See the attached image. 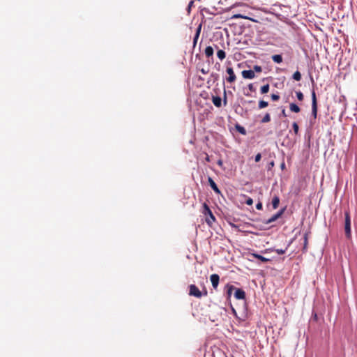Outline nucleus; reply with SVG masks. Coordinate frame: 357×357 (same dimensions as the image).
<instances>
[{"label":"nucleus","mask_w":357,"mask_h":357,"mask_svg":"<svg viewBox=\"0 0 357 357\" xmlns=\"http://www.w3.org/2000/svg\"><path fill=\"white\" fill-rule=\"evenodd\" d=\"M202 213L205 215V221L211 227L215 221V218L206 203L202 204Z\"/></svg>","instance_id":"f257e3e1"},{"label":"nucleus","mask_w":357,"mask_h":357,"mask_svg":"<svg viewBox=\"0 0 357 357\" xmlns=\"http://www.w3.org/2000/svg\"><path fill=\"white\" fill-rule=\"evenodd\" d=\"M344 232L347 239L351 238V217L349 211H344Z\"/></svg>","instance_id":"f03ea898"},{"label":"nucleus","mask_w":357,"mask_h":357,"mask_svg":"<svg viewBox=\"0 0 357 357\" xmlns=\"http://www.w3.org/2000/svg\"><path fill=\"white\" fill-rule=\"evenodd\" d=\"M317 99L314 90L312 91V112L311 116L313 119H316L317 116Z\"/></svg>","instance_id":"7ed1b4c3"},{"label":"nucleus","mask_w":357,"mask_h":357,"mask_svg":"<svg viewBox=\"0 0 357 357\" xmlns=\"http://www.w3.org/2000/svg\"><path fill=\"white\" fill-rule=\"evenodd\" d=\"M231 107L234 112L242 117H244L248 114V109L241 107L239 102H234Z\"/></svg>","instance_id":"20e7f679"},{"label":"nucleus","mask_w":357,"mask_h":357,"mask_svg":"<svg viewBox=\"0 0 357 357\" xmlns=\"http://www.w3.org/2000/svg\"><path fill=\"white\" fill-rule=\"evenodd\" d=\"M236 287L227 283L224 288V294L226 296L227 301H230L231 296L232 295L233 291L235 290Z\"/></svg>","instance_id":"39448f33"},{"label":"nucleus","mask_w":357,"mask_h":357,"mask_svg":"<svg viewBox=\"0 0 357 357\" xmlns=\"http://www.w3.org/2000/svg\"><path fill=\"white\" fill-rule=\"evenodd\" d=\"M226 72L229 75V77L226 78V80L229 83L235 82L236 79V75L234 74L233 68L231 67H227L226 69Z\"/></svg>","instance_id":"423d86ee"},{"label":"nucleus","mask_w":357,"mask_h":357,"mask_svg":"<svg viewBox=\"0 0 357 357\" xmlns=\"http://www.w3.org/2000/svg\"><path fill=\"white\" fill-rule=\"evenodd\" d=\"M210 280H211L213 288L215 290H217L218 284L220 282V276L216 273L212 274L210 277Z\"/></svg>","instance_id":"0eeeda50"},{"label":"nucleus","mask_w":357,"mask_h":357,"mask_svg":"<svg viewBox=\"0 0 357 357\" xmlns=\"http://www.w3.org/2000/svg\"><path fill=\"white\" fill-rule=\"evenodd\" d=\"M234 297L237 300H245V292L243 289L240 288H236L234 290Z\"/></svg>","instance_id":"6e6552de"},{"label":"nucleus","mask_w":357,"mask_h":357,"mask_svg":"<svg viewBox=\"0 0 357 357\" xmlns=\"http://www.w3.org/2000/svg\"><path fill=\"white\" fill-rule=\"evenodd\" d=\"M241 74L244 79H251L255 77V74L252 70H244L242 71Z\"/></svg>","instance_id":"1a4fd4ad"},{"label":"nucleus","mask_w":357,"mask_h":357,"mask_svg":"<svg viewBox=\"0 0 357 357\" xmlns=\"http://www.w3.org/2000/svg\"><path fill=\"white\" fill-rule=\"evenodd\" d=\"M208 183H209V185L211 186V188L213 190V191L219 195L221 193L220 189L218 188L217 184L215 183V181L213 180L212 178H211L210 176H208Z\"/></svg>","instance_id":"9d476101"},{"label":"nucleus","mask_w":357,"mask_h":357,"mask_svg":"<svg viewBox=\"0 0 357 357\" xmlns=\"http://www.w3.org/2000/svg\"><path fill=\"white\" fill-rule=\"evenodd\" d=\"M219 78V75L217 73H212L207 81V87L210 88L211 85L213 84Z\"/></svg>","instance_id":"9b49d317"},{"label":"nucleus","mask_w":357,"mask_h":357,"mask_svg":"<svg viewBox=\"0 0 357 357\" xmlns=\"http://www.w3.org/2000/svg\"><path fill=\"white\" fill-rule=\"evenodd\" d=\"M310 231H306L305 234H304V236H303V239H304V242H303V249H302V251L303 252H306L307 251V245H308V236L310 234Z\"/></svg>","instance_id":"f8f14e48"},{"label":"nucleus","mask_w":357,"mask_h":357,"mask_svg":"<svg viewBox=\"0 0 357 357\" xmlns=\"http://www.w3.org/2000/svg\"><path fill=\"white\" fill-rule=\"evenodd\" d=\"M212 101L215 107H220L222 106V98L220 96H212Z\"/></svg>","instance_id":"ddd939ff"},{"label":"nucleus","mask_w":357,"mask_h":357,"mask_svg":"<svg viewBox=\"0 0 357 357\" xmlns=\"http://www.w3.org/2000/svg\"><path fill=\"white\" fill-rule=\"evenodd\" d=\"M272 206L273 209H276L279 206L280 197L278 195H275L272 199Z\"/></svg>","instance_id":"4468645a"},{"label":"nucleus","mask_w":357,"mask_h":357,"mask_svg":"<svg viewBox=\"0 0 357 357\" xmlns=\"http://www.w3.org/2000/svg\"><path fill=\"white\" fill-rule=\"evenodd\" d=\"M252 256L257 259H259L262 262H268V261H270L271 259H268V258H266L264 257V256L259 255V254H257V253H253L252 254Z\"/></svg>","instance_id":"2eb2a0df"},{"label":"nucleus","mask_w":357,"mask_h":357,"mask_svg":"<svg viewBox=\"0 0 357 357\" xmlns=\"http://www.w3.org/2000/svg\"><path fill=\"white\" fill-rule=\"evenodd\" d=\"M236 130L241 135H245L247 134L245 128L238 123L235 125Z\"/></svg>","instance_id":"dca6fc26"},{"label":"nucleus","mask_w":357,"mask_h":357,"mask_svg":"<svg viewBox=\"0 0 357 357\" xmlns=\"http://www.w3.org/2000/svg\"><path fill=\"white\" fill-rule=\"evenodd\" d=\"M289 109L291 110V112H294V113H298L300 112L301 111V109L300 107H298V105H297L296 103L294 102H291L290 103L289 105Z\"/></svg>","instance_id":"f3484780"},{"label":"nucleus","mask_w":357,"mask_h":357,"mask_svg":"<svg viewBox=\"0 0 357 357\" xmlns=\"http://www.w3.org/2000/svg\"><path fill=\"white\" fill-rule=\"evenodd\" d=\"M280 218V216H278V215L277 213L274 214L272 217H271L270 218H268V220H265L263 221L264 223L268 225V224H270V223H272L273 222H275V220H277L278 218Z\"/></svg>","instance_id":"a211bd4d"},{"label":"nucleus","mask_w":357,"mask_h":357,"mask_svg":"<svg viewBox=\"0 0 357 357\" xmlns=\"http://www.w3.org/2000/svg\"><path fill=\"white\" fill-rule=\"evenodd\" d=\"M271 59L276 63H281L282 62V56L281 54H274L271 56Z\"/></svg>","instance_id":"6ab92c4d"},{"label":"nucleus","mask_w":357,"mask_h":357,"mask_svg":"<svg viewBox=\"0 0 357 357\" xmlns=\"http://www.w3.org/2000/svg\"><path fill=\"white\" fill-rule=\"evenodd\" d=\"M205 54L209 58L213 55V48L211 46H208L205 49Z\"/></svg>","instance_id":"aec40b11"},{"label":"nucleus","mask_w":357,"mask_h":357,"mask_svg":"<svg viewBox=\"0 0 357 357\" xmlns=\"http://www.w3.org/2000/svg\"><path fill=\"white\" fill-rule=\"evenodd\" d=\"M217 56L220 60H223L226 57V53L222 50H218L217 52Z\"/></svg>","instance_id":"412c9836"},{"label":"nucleus","mask_w":357,"mask_h":357,"mask_svg":"<svg viewBox=\"0 0 357 357\" xmlns=\"http://www.w3.org/2000/svg\"><path fill=\"white\" fill-rule=\"evenodd\" d=\"M268 106V102L267 101L261 100L258 102V109H261Z\"/></svg>","instance_id":"4be33fe9"},{"label":"nucleus","mask_w":357,"mask_h":357,"mask_svg":"<svg viewBox=\"0 0 357 357\" xmlns=\"http://www.w3.org/2000/svg\"><path fill=\"white\" fill-rule=\"evenodd\" d=\"M269 89H270L269 84H266L261 87L260 92L261 94L267 93L269 91Z\"/></svg>","instance_id":"5701e85b"},{"label":"nucleus","mask_w":357,"mask_h":357,"mask_svg":"<svg viewBox=\"0 0 357 357\" xmlns=\"http://www.w3.org/2000/svg\"><path fill=\"white\" fill-rule=\"evenodd\" d=\"M271 121V115L269 113H266L264 116L262 118V119L260 121L261 123H266Z\"/></svg>","instance_id":"b1692460"},{"label":"nucleus","mask_w":357,"mask_h":357,"mask_svg":"<svg viewBox=\"0 0 357 357\" xmlns=\"http://www.w3.org/2000/svg\"><path fill=\"white\" fill-rule=\"evenodd\" d=\"M301 77V74L298 70H296L292 75V79L296 81H300Z\"/></svg>","instance_id":"393cba45"},{"label":"nucleus","mask_w":357,"mask_h":357,"mask_svg":"<svg viewBox=\"0 0 357 357\" xmlns=\"http://www.w3.org/2000/svg\"><path fill=\"white\" fill-rule=\"evenodd\" d=\"M292 128H293V130H294V132L296 135H298V132H299V126L298 125V123L296 122H293L292 123Z\"/></svg>","instance_id":"a878e982"},{"label":"nucleus","mask_w":357,"mask_h":357,"mask_svg":"<svg viewBox=\"0 0 357 357\" xmlns=\"http://www.w3.org/2000/svg\"><path fill=\"white\" fill-rule=\"evenodd\" d=\"M296 98H297V99H298L299 101H303V99H304V96H303V93L301 91H296Z\"/></svg>","instance_id":"bb28decb"},{"label":"nucleus","mask_w":357,"mask_h":357,"mask_svg":"<svg viewBox=\"0 0 357 357\" xmlns=\"http://www.w3.org/2000/svg\"><path fill=\"white\" fill-rule=\"evenodd\" d=\"M288 246L289 245H287L284 249H274L273 251H275L278 255H283L286 252Z\"/></svg>","instance_id":"cd10ccee"},{"label":"nucleus","mask_w":357,"mask_h":357,"mask_svg":"<svg viewBox=\"0 0 357 357\" xmlns=\"http://www.w3.org/2000/svg\"><path fill=\"white\" fill-rule=\"evenodd\" d=\"M232 19L241 18V19H250L248 17L241 14H235L231 17Z\"/></svg>","instance_id":"c85d7f7f"},{"label":"nucleus","mask_w":357,"mask_h":357,"mask_svg":"<svg viewBox=\"0 0 357 357\" xmlns=\"http://www.w3.org/2000/svg\"><path fill=\"white\" fill-rule=\"evenodd\" d=\"M254 73H261L262 71V68L260 66L255 65L253 66Z\"/></svg>","instance_id":"c756f323"},{"label":"nucleus","mask_w":357,"mask_h":357,"mask_svg":"<svg viewBox=\"0 0 357 357\" xmlns=\"http://www.w3.org/2000/svg\"><path fill=\"white\" fill-rule=\"evenodd\" d=\"M248 89L252 91V92H255L256 91V88L255 86H254V84L252 83H250L248 85Z\"/></svg>","instance_id":"7c9ffc66"},{"label":"nucleus","mask_w":357,"mask_h":357,"mask_svg":"<svg viewBox=\"0 0 357 357\" xmlns=\"http://www.w3.org/2000/svg\"><path fill=\"white\" fill-rule=\"evenodd\" d=\"M271 99L273 101H277L280 99V96L278 95V93H273L271 94Z\"/></svg>","instance_id":"2f4dec72"},{"label":"nucleus","mask_w":357,"mask_h":357,"mask_svg":"<svg viewBox=\"0 0 357 357\" xmlns=\"http://www.w3.org/2000/svg\"><path fill=\"white\" fill-rule=\"evenodd\" d=\"M222 101L223 102V105L225 106L227 103V93H226L225 90L224 91V96H223V99L222 100Z\"/></svg>","instance_id":"473e14b6"},{"label":"nucleus","mask_w":357,"mask_h":357,"mask_svg":"<svg viewBox=\"0 0 357 357\" xmlns=\"http://www.w3.org/2000/svg\"><path fill=\"white\" fill-rule=\"evenodd\" d=\"M230 307H231V312H232V314H234V316L236 318L238 319V315H237V312H236V311L235 308L232 306V305H231V304H230Z\"/></svg>","instance_id":"72a5a7b5"},{"label":"nucleus","mask_w":357,"mask_h":357,"mask_svg":"<svg viewBox=\"0 0 357 357\" xmlns=\"http://www.w3.org/2000/svg\"><path fill=\"white\" fill-rule=\"evenodd\" d=\"M245 202L247 205L250 206L253 204V199L250 197H248Z\"/></svg>","instance_id":"f704fd0d"},{"label":"nucleus","mask_w":357,"mask_h":357,"mask_svg":"<svg viewBox=\"0 0 357 357\" xmlns=\"http://www.w3.org/2000/svg\"><path fill=\"white\" fill-rule=\"evenodd\" d=\"M281 116H283V117L287 116L284 107H282V111H281V113L280 114V117H281Z\"/></svg>","instance_id":"c9c22d12"},{"label":"nucleus","mask_w":357,"mask_h":357,"mask_svg":"<svg viewBox=\"0 0 357 357\" xmlns=\"http://www.w3.org/2000/svg\"><path fill=\"white\" fill-rule=\"evenodd\" d=\"M261 153H257V154L255 155V161L256 162H259V161L261 160Z\"/></svg>","instance_id":"e433bc0d"},{"label":"nucleus","mask_w":357,"mask_h":357,"mask_svg":"<svg viewBox=\"0 0 357 357\" xmlns=\"http://www.w3.org/2000/svg\"><path fill=\"white\" fill-rule=\"evenodd\" d=\"M286 210V207H284L281 208L279 211H278L276 213L280 216V218L282 215V214L284 213Z\"/></svg>","instance_id":"4c0bfd02"},{"label":"nucleus","mask_w":357,"mask_h":357,"mask_svg":"<svg viewBox=\"0 0 357 357\" xmlns=\"http://www.w3.org/2000/svg\"><path fill=\"white\" fill-rule=\"evenodd\" d=\"M286 210V207H284L281 208L279 211H278L276 213L280 216V218L282 215V214L284 213Z\"/></svg>","instance_id":"58836bf2"},{"label":"nucleus","mask_w":357,"mask_h":357,"mask_svg":"<svg viewBox=\"0 0 357 357\" xmlns=\"http://www.w3.org/2000/svg\"><path fill=\"white\" fill-rule=\"evenodd\" d=\"M274 161L272 160L271 162H270L268 164V166H267V169L268 170H271L273 167H274Z\"/></svg>","instance_id":"ea45409f"},{"label":"nucleus","mask_w":357,"mask_h":357,"mask_svg":"<svg viewBox=\"0 0 357 357\" xmlns=\"http://www.w3.org/2000/svg\"><path fill=\"white\" fill-rule=\"evenodd\" d=\"M256 208L258 209V210H261L263 208V204L261 202H259L257 204H256Z\"/></svg>","instance_id":"a19ab883"},{"label":"nucleus","mask_w":357,"mask_h":357,"mask_svg":"<svg viewBox=\"0 0 357 357\" xmlns=\"http://www.w3.org/2000/svg\"><path fill=\"white\" fill-rule=\"evenodd\" d=\"M312 318L314 321H317L318 319L317 314L314 312H312Z\"/></svg>","instance_id":"79ce46f5"},{"label":"nucleus","mask_w":357,"mask_h":357,"mask_svg":"<svg viewBox=\"0 0 357 357\" xmlns=\"http://www.w3.org/2000/svg\"><path fill=\"white\" fill-rule=\"evenodd\" d=\"M207 295V290L204 287H202V296Z\"/></svg>","instance_id":"37998d69"},{"label":"nucleus","mask_w":357,"mask_h":357,"mask_svg":"<svg viewBox=\"0 0 357 357\" xmlns=\"http://www.w3.org/2000/svg\"><path fill=\"white\" fill-rule=\"evenodd\" d=\"M241 102H248V104H252V103H253V102H254V101H253V100H248V101H246V100H245L243 99V98H241Z\"/></svg>","instance_id":"c03bdc74"},{"label":"nucleus","mask_w":357,"mask_h":357,"mask_svg":"<svg viewBox=\"0 0 357 357\" xmlns=\"http://www.w3.org/2000/svg\"><path fill=\"white\" fill-rule=\"evenodd\" d=\"M202 98H208V93L205 91H202Z\"/></svg>","instance_id":"a18cd8bd"},{"label":"nucleus","mask_w":357,"mask_h":357,"mask_svg":"<svg viewBox=\"0 0 357 357\" xmlns=\"http://www.w3.org/2000/svg\"><path fill=\"white\" fill-rule=\"evenodd\" d=\"M243 94L245 96H251V94L249 93L248 92H245V91H243Z\"/></svg>","instance_id":"49530a36"},{"label":"nucleus","mask_w":357,"mask_h":357,"mask_svg":"<svg viewBox=\"0 0 357 357\" xmlns=\"http://www.w3.org/2000/svg\"><path fill=\"white\" fill-rule=\"evenodd\" d=\"M280 168L282 169H284L285 168V163L284 162L280 165Z\"/></svg>","instance_id":"de8ad7c7"},{"label":"nucleus","mask_w":357,"mask_h":357,"mask_svg":"<svg viewBox=\"0 0 357 357\" xmlns=\"http://www.w3.org/2000/svg\"><path fill=\"white\" fill-rule=\"evenodd\" d=\"M218 165L219 166H222V160H218Z\"/></svg>","instance_id":"09e8293b"},{"label":"nucleus","mask_w":357,"mask_h":357,"mask_svg":"<svg viewBox=\"0 0 357 357\" xmlns=\"http://www.w3.org/2000/svg\"><path fill=\"white\" fill-rule=\"evenodd\" d=\"M205 159H206V161H208V162L210 161L209 156L207 154H206V156Z\"/></svg>","instance_id":"8fccbe9b"},{"label":"nucleus","mask_w":357,"mask_h":357,"mask_svg":"<svg viewBox=\"0 0 357 357\" xmlns=\"http://www.w3.org/2000/svg\"><path fill=\"white\" fill-rule=\"evenodd\" d=\"M202 74H205V73H207L206 71H205V70H204V68H202Z\"/></svg>","instance_id":"3c124183"},{"label":"nucleus","mask_w":357,"mask_h":357,"mask_svg":"<svg viewBox=\"0 0 357 357\" xmlns=\"http://www.w3.org/2000/svg\"><path fill=\"white\" fill-rule=\"evenodd\" d=\"M231 225L232 227H236L235 225H231Z\"/></svg>","instance_id":"603ef678"}]
</instances>
